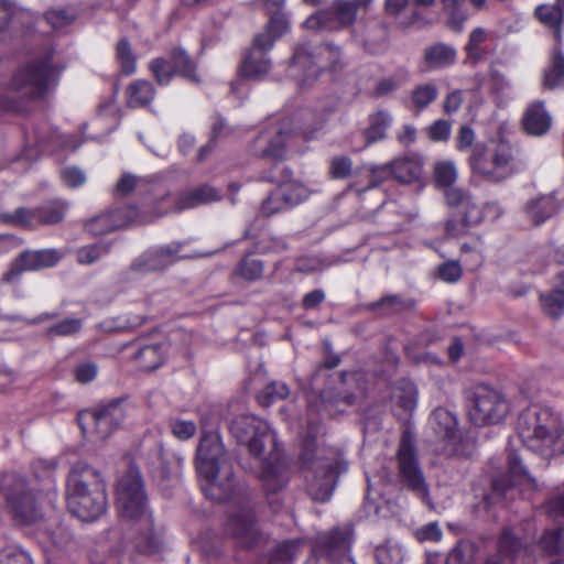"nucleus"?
Masks as SVG:
<instances>
[{
	"instance_id": "nucleus-1",
	"label": "nucleus",
	"mask_w": 564,
	"mask_h": 564,
	"mask_svg": "<svg viewBox=\"0 0 564 564\" xmlns=\"http://www.w3.org/2000/svg\"><path fill=\"white\" fill-rule=\"evenodd\" d=\"M230 433L249 453L261 458L260 480L268 494H275L288 482L286 470L278 463L276 440L268 422L250 414L236 416Z\"/></svg>"
},
{
	"instance_id": "nucleus-2",
	"label": "nucleus",
	"mask_w": 564,
	"mask_h": 564,
	"mask_svg": "<svg viewBox=\"0 0 564 564\" xmlns=\"http://www.w3.org/2000/svg\"><path fill=\"white\" fill-rule=\"evenodd\" d=\"M316 432L317 426L310 425L303 442L301 473L311 498L324 502L332 497L336 479L347 465L338 449L315 442Z\"/></svg>"
},
{
	"instance_id": "nucleus-3",
	"label": "nucleus",
	"mask_w": 564,
	"mask_h": 564,
	"mask_svg": "<svg viewBox=\"0 0 564 564\" xmlns=\"http://www.w3.org/2000/svg\"><path fill=\"white\" fill-rule=\"evenodd\" d=\"M197 475L205 481V495L215 501L229 499L236 489L231 458L218 432H204L195 454Z\"/></svg>"
},
{
	"instance_id": "nucleus-4",
	"label": "nucleus",
	"mask_w": 564,
	"mask_h": 564,
	"mask_svg": "<svg viewBox=\"0 0 564 564\" xmlns=\"http://www.w3.org/2000/svg\"><path fill=\"white\" fill-rule=\"evenodd\" d=\"M117 510L122 519L140 522L144 532L134 539V546L143 554H154L162 547V531L153 527L147 495L138 469H130L117 487Z\"/></svg>"
},
{
	"instance_id": "nucleus-5",
	"label": "nucleus",
	"mask_w": 564,
	"mask_h": 564,
	"mask_svg": "<svg viewBox=\"0 0 564 564\" xmlns=\"http://www.w3.org/2000/svg\"><path fill=\"white\" fill-rule=\"evenodd\" d=\"M67 508L79 520L89 522L106 510L107 497L100 474L93 467L78 463L67 480Z\"/></svg>"
},
{
	"instance_id": "nucleus-6",
	"label": "nucleus",
	"mask_w": 564,
	"mask_h": 564,
	"mask_svg": "<svg viewBox=\"0 0 564 564\" xmlns=\"http://www.w3.org/2000/svg\"><path fill=\"white\" fill-rule=\"evenodd\" d=\"M518 434L525 447L545 458L564 454V427L547 409L524 410L518 419Z\"/></svg>"
},
{
	"instance_id": "nucleus-7",
	"label": "nucleus",
	"mask_w": 564,
	"mask_h": 564,
	"mask_svg": "<svg viewBox=\"0 0 564 564\" xmlns=\"http://www.w3.org/2000/svg\"><path fill=\"white\" fill-rule=\"evenodd\" d=\"M469 163L475 174L489 182L506 180L523 165L519 148L502 134L490 140L484 152L475 148Z\"/></svg>"
},
{
	"instance_id": "nucleus-8",
	"label": "nucleus",
	"mask_w": 564,
	"mask_h": 564,
	"mask_svg": "<svg viewBox=\"0 0 564 564\" xmlns=\"http://www.w3.org/2000/svg\"><path fill=\"white\" fill-rule=\"evenodd\" d=\"M54 67L50 58L29 63L12 77L4 93L0 94V112L6 110L21 111L15 100H33L43 97L54 83Z\"/></svg>"
},
{
	"instance_id": "nucleus-9",
	"label": "nucleus",
	"mask_w": 564,
	"mask_h": 564,
	"mask_svg": "<svg viewBox=\"0 0 564 564\" xmlns=\"http://www.w3.org/2000/svg\"><path fill=\"white\" fill-rule=\"evenodd\" d=\"M319 128L312 129L300 122L297 117L271 121L254 139L252 151L265 159L284 160L297 134L304 140H312Z\"/></svg>"
},
{
	"instance_id": "nucleus-10",
	"label": "nucleus",
	"mask_w": 564,
	"mask_h": 564,
	"mask_svg": "<svg viewBox=\"0 0 564 564\" xmlns=\"http://www.w3.org/2000/svg\"><path fill=\"white\" fill-rule=\"evenodd\" d=\"M340 67V52L337 46L322 44L310 50L306 45H299L294 48L288 76L301 88H308L324 70L335 72Z\"/></svg>"
},
{
	"instance_id": "nucleus-11",
	"label": "nucleus",
	"mask_w": 564,
	"mask_h": 564,
	"mask_svg": "<svg viewBox=\"0 0 564 564\" xmlns=\"http://www.w3.org/2000/svg\"><path fill=\"white\" fill-rule=\"evenodd\" d=\"M445 199L448 206L457 209L460 221L449 219L446 221V234L457 237L465 232V228L479 225L490 213H497L495 204L479 205L473 196L460 188H448L445 192Z\"/></svg>"
},
{
	"instance_id": "nucleus-12",
	"label": "nucleus",
	"mask_w": 564,
	"mask_h": 564,
	"mask_svg": "<svg viewBox=\"0 0 564 564\" xmlns=\"http://www.w3.org/2000/svg\"><path fill=\"white\" fill-rule=\"evenodd\" d=\"M510 412V403L499 390L488 386H478L475 389L469 409L474 424L496 425L503 422Z\"/></svg>"
},
{
	"instance_id": "nucleus-13",
	"label": "nucleus",
	"mask_w": 564,
	"mask_h": 564,
	"mask_svg": "<svg viewBox=\"0 0 564 564\" xmlns=\"http://www.w3.org/2000/svg\"><path fill=\"white\" fill-rule=\"evenodd\" d=\"M400 481L416 496L425 499L429 486L419 465L415 441L410 432H404L397 452Z\"/></svg>"
},
{
	"instance_id": "nucleus-14",
	"label": "nucleus",
	"mask_w": 564,
	"mask_h": 564,
	"mask_svg": "<svg viewBox=\"0 0 564 564\" xmlns=\"http://www.w3.org/2000/svg\"><path fill=\"white\" fill-rule=\"evenodd\" d=\"M124 411L120 402H111L94 410L79 412L77 421L87 438L104 440L123 421Z\"/></svg>"
},
{
	"instance_id": "nucleus-15",
	"label": "nucleus",
	"mask_w": 564,
	"mask_h": 564,
	"mask_svg": "<svg viewBox=\"0 0 564 564\" xmlns=\"http://www.w3.org/2000/svg\"><path fill=\"white\" fill-rule=\"evenodd\" d=\"M351 543L352 533L349 529L322 533L305 564H355L348 554Z\"/></svg>"
},
{
	"instance_id": "nucleus-16",
	"label": "nucleus",
	"mask_w": 564,
	"mask_h": 564,
	"mask_svg": "<svg viewBox=\"0 0 564 564\" xmlns=\"http://www.w3.org/2000/svg\"><path fill=\"white\" fill-rule=\"evenodd\" d=\"M2 490L15 519L31 523L40 518L39 501L33 492L28 490L23 477L17 474L6 475Z\"/></svg>"
},
{
	"instance_id": "nucleus-17",
	"label": "nucleus",
	"mask_w": 564,
	"mask_h": 564,
	"mask_svg": "<svg viewBox=\"0 0 564 564\" xmlns=\"http://www.w3.org/2000/svg\"><path fill=\"white\" fill-rule=\"evenodd\" d=\"M369 171L370 181L367 189L377 187L388 175H392L400 183L411 184L421 178L423 161L416 155H404L389 164L372 166Z\"/></svg>"
},
{
	"instance_id": "nucleus-18",
	"label": "nucleus",
	"mask_w": 564,
	"mask_h": 564,
	"mask_svg": "<svg viewBox=\"0 0 564 564\" xmlns=\"http://www.w3.org/2000/svg\"><path fill=\"white\" fill-rule=\"evenodd\" d=\"M63 252L57 249L29 250L22 252L1 278L2 283H17L24 271H36L58 263Z\"/></svg>"
},
{
	"instance_id": "nucleus-19",
	"label": "nucleus",
	"mask_w": 564,
	"mask_h": 564,
	"mask_svg": "<svg viewBox=\"0 0 564 564\" xmlns=\"http://www.w3.org/2000/svg\"><path fill=\"white\" fill-rule=\"evenodd\" d=\"M68 203L62 199L50 200L37 209L19 208L13 214L6 215L4 219L22 227L37 225H54L64 219Z\"/></svg>"
},
{
	"instance_id": "nucleus-20",
	"label": "nucleus",
	"mask_w": 564,
	"mask_h": 564,
	"mask_svg": "<svg viewBox=\"0 0 564 564\" xmlns=\"http://www.w3.org/2000/svg\"><path fill=\"white\" fill-rule=\"evenodd\" d=\"M434 434L444 442L443 453L446 456L462 455V437L457 429L455 415L445 408L435 409L429 420Z\"/></svg>"
},
{
	"instance_id": "nucleus-21",
	"label": "nucleus",
	"mask_w": 564,
	"mask_h": 564,
	"mask_svg": "<svg viewBox=\"0 0 564 564\" xmlns=\"http://www.w3.org/2000/svg\"><path fill=\"white\" fill-rule=\"evenodd\" d=\"M357 14V7L355 3L347 0H335L327 11H321L315 15L310 17L305 21L307 28H323L335 29L338 26L350 25Z\"/></svg>"
},
{
	"instance_id": "nucleus-22",
	"label": "nucleus",
	"mask_w": 564,
	"mask_h": 564,
	"mask_svg": "<svg viewBox=\"0 0 564 564\" xmlns=\"http://www.w3.org/2000/svg\"><path fill=\"white\" fill-rule=\"evenodd\" d=\"M181 243L172 242L170 245L149 249L131 264V269L139 273H147L156 270H163L181 258Z\"/></svg>"
},
{
	"instance_id": "nucleus-23",
	"label": "nucleus",
	"mask_w": 564,
	"mask_h": 564,
	"mask_svg": "<svg viewBox=\"0 0 564 564\" xmlns=\"http://www.w3.org/2000/svg\"><path fill=\"white\" fill-rule=\"evenodd\" d=\"M314 191L308 188L305 184L297 180L289 177V173L283 177L279 186L270 194V200L265 205L269 208V204L273 199H280L276 207H272V210H289L296 205L306 200Z\"/></svg>"
},
{
	"instance_id": "nucleus-24",
	"label": "nucleus",
	"mask_w": 564,
	"mask_h": 564,
	"mask_svg": "<svg viewBox=\"0 0 564 564\" xmlns=\"http://www.w3.org/2000/svg\"><path fill=\"white\" fill-rule=\"evenodd\" d=\"M185 457L181 453H165L161 443H156L147 457L150 473L158 478L166 479L170 475H181Z\"/></svg>"
},
{
	"instance_id": "nucleus-25",
	"label": "nucleus",
	"mask_w": 564,
	"mask_h": 564,
	"mask_svg": "<svg viewBox=\"0 0 564 564\" xmlns=\"http://www.w3.org/2000/svg\"><path fill=\"white\" fill-rule=\"evenodd\" d=\"M226 529L246 547L252 546L258 539L254 512L249 507H242L232 513L227 521Z\"/></svg>"
},
{
	"instance_id": "nucleus-26",
	"label": "nucleus",
	"mask_w": 564,
	"mask_h": 564,
	"mask_svg": "<svg viewBox=\"0 0 564 564\" xmlns=\"http://www.w3.org/2000/svg\"><path fill=\"white\" fill-rule=\"evenodd\" d=\"M133 209L124 208V209H116L112 212L100 214L91 219H89L85 228L91 235H104L117 228L128 225L129 223H140L144 224L153 220V217L141 219H134L131 217Z\"/></svg>"
},
{
	"instance_id": "nucleus-27",
	"label": "nucleus",
	"mask_w": 564,
	"mask_h": 564,
	"mask_svg": "<svg viewBox=\"0 0 564 564\" xmlns=\"http://www.w3.org/2000/svg\"><path fill=\"white\" fill-rule=\"evenodd\" d=\"M220 198L221 195L217 188L212 187L209 185H202L197 188L180 194L175 198V207L173 209L164 208L163 210L158 213L155 217H161L170 213L171 210L181 212L185 209L195 208L203 204L217 202Z\"/></svg>"
},
{
	"instance_id": "nucleus-28",
	"label": "nucleus",
	"mask_w": 564,
	"mask_h": 564,
	"mask_svg": "<svg viewBox=\"0 0 564 564\" xmlns=\"http://www.w3.org/2000/svg\"><path fill=\"white\" fill-rule=\"evenodd\" d=\"M392 409L399 417L412 413L417 402V390L410 380L402 379L391 388Z\"/></svg>"
},
{
	"instance_id": "nucleus-29",
	"label": "nucleus",
	"mask_w": 564,
	"mask_h": 564,
	"mask_svg": "<svg viewBox=\"0 0 564 564\" xmlns=\"http://www.w3.org/2000/svg\"><path fill=\"white\" fill-rule=\"evenodd\" d=\"M490 40L491 34L486 29L479 26L471 30L464 47L467 61L471 64L485 61L491 54L488 45Z\"/></svg>"
},
{
	"instance_id": "nucleus-30",
	"label": "nucleus",
	"mask_w": 564,
	"mask_h": 564,
	"mask_svg": "<svg viewBox=\"0 0 564 564\" xmlns=\"http://www.w3.org/2000/svg\"><path fill=\"white\" fill-rule=\"evenodd\" d=\"M527 553L528 549L517 541L511 530L505 529L499 540L498 554L488 558L486 564H510Z\"/></svg>"
},
{
	"instance_id": "nucleus-31",
	"label": "nucleus",
	"mask_w": 564,
	"mask_h": 564,
	"mask_svg": "<svg viewBox=\"0 0 564 564\" xmlns=\"http://www.w3.org/2000/svg\"><path fill=\"white\" fill-rule=\"evenodd\" d=\"M551 116L540 101L531 104L523 116V128L532 135H542L551 127Z\"/></svg>"
},
{
	"instance_id": "nucleus-32",
	"label": "nucleus",
	"mask_w": 564,
	"mask_h": 564,
	"mask_svg": "<svg viewBox=\"0 0 564 564\" xmlns=\"http://www.w3.org/2000/svg\"><path fill=\"white\" fill-rule=\"evenodd\" d=\"M270 68L271 62L265 53L259 50H250L241 62L240 73L249 79H262Z\"/></svg>"
},
{
	"instance_id": "nucleus-33",
	"label": "nucleus",
	"mask_w": 564,
	"mask_h": 564,
	"mask_svg": "<svg viewBox=\"0 0 564 564\" xmlns=\"http://www.w3.org/2000/svg\"><path fill=\"white\" fill-rule=\"evenodd\" d=\"M456 59L454 47L437 43L429 46L424 53L425 69L443 68L453 65Z\"/></svg>"
},
{
	"instance_id": "nucleus-34",
	"label": "nucleus",
	"mask_w": 564,
	"mask_h": 564,
	"mask_svg": "<svg viewBox=\"0 0 564 564\" xmlns=\"http://www.w3.org/2000/svg\"><path fill=\"white\" fill-rule=\"evenodd\" d=\"M165 354V345L159 343H151L148 345L140 346L134 358L142 370L152 371L163 364Z\"/></svg>"
},
{
	"instance_id": "nucleus-35",
	"label": "nucleus",
	"mask_w": 564,
	"mask_h": 564,
	"mask_svg": "<svg viewBox=\"0 0 564 564\" xmlns=\"http://www.w3.org/2000/svg\"><path fill=\"white\" fill-rule=\"evenodd\" d=\"M535 15L539 21L545 26L553 29L557 44L562 42L561 23L564 15V10L561 2L554 4H541L535 9Z\"/></svg>"
},
{
	"instance_id": "nucleus-36",
	"label": "nucleus",
	"mask_w": 564,
	"mask_h": 564,
	"mask_svg": "<svg viewBox=\"0 0 564 564\" xmlns=\"http://www.w3.org/2000/svg\"><path fill=\"white\" fill-rule=\"evenodd\" d=\"M369 124L365 131L367 144L383 140L387 135V130L393 122V117L386 110H378L369 116Z\"/></svg>"
},
{
	"instance_id": "nucleus-37",
	"label": "nucleus",
	"mask_w": 564,
	"mask_h": 564,
	"mask_svg": "<svg viewBox=\"0 0 564 564\" xmlns=\"http://www.w3.org/2000/svg\"><path fill=\"white\" fill-rule=\"evenodd\" d=\"M560 286L540 295L542 308L552 318H558L564 313V271L557 276Z\"/></svg>"
},
{
	"instance_id": "nucleus-38",
	"label": "nucleus",
	"mask_w": 564,
	"mask_h": 564,
	"mask_svg": "<svg viewBox=\"0 0 564 564\" xmlns=\"http://www.w3.org/2000/svg\"><path fill=\"white\" fill-rule=\"evenodd\" d=\"M557 210V204L553 195L540 196L527 205V214L534 225H540Z\"/></svg>"
},
{
	"instance_id": "nucleus-39",
	"label": "nucleus",
	"mask_w": 564,
	"mask_h": 564,
	"mask_svg": "<svg viewBox=\"0 0 564 564\" xmlns=\"http://www.w3.org/2000/svg\"><path fill=\"white\" fill-rule=\"evenodd\" d=\"M127 105L131 108L144 107L155 95L154 88L148 80H135L127 87Z\"/></svg>"
},
{
	"instance_id": "nucleus-40",
	"label": "nucleus",
	"mask_w": 564,
	"mask_h": 564,
	"mask_svg": "<svg viewBox=\"0 0 564 564\" xmlns=\"http://www.w3.org/2000/svg\"><path fill=\"white\" fill-rule=\"evenodd\" d=\"M543 85L549 89L564 86V55L561 51V44H557L553 50L552 63L544 72Z\"/></svg>"
},
{
	"instance_id": "nucleus-41",
	"label": "nucleus",
	"mask_w": 564,
	"mask_h": 564,
	"mask_svg": "<svg viewBox=\"0 0 564 564\" xmlns=\"http://www.w3.org/2000/svg\"><path fill=\"white\" fill-rule=\"evenodd\" d=\"M34 143L36 147L41 149L42 152H51L50 144L58 145L65 149H70L75 151L79 145V141H74L72 137H66L57 133L56 131H52L50 135L44 134L42 131H34Z\"/></svg>"
},
{
	"instance_id": "nucleus-42",
	"label": "nucleus",
	"mask_w": 564,
	"mask_h": 564,
	"mask_svg": "<svg viewBox=\"0 0 564 564\" xmlns=\"http://www.w3.org/2000/svg\"><path fill=\"white\" fill-rule=\"evenodd\" d=\"M302 543L301 540L280 543L271 554L270 564H292L301 554Z\"/></svg>"
},
{
	"instance_id": "nucleus-43",
	"label": "nucleus",
	"mask_w": 564,
	"mask_h": 564,
	"mask_svg": "<svg viewBox=\"0 0 564 564\" xmlns=\"http://www.w3.org/2000/svg\"><path fill=\"white\" fill-rule=\"evenodd\" d=\"M110 249V241H99L97 243L79 248L76 252V258L80 264H93L109 254Z\"/></svg>"
},
{
	"instance_id": "nucleus-44",
	"label": "nucleus",
	"mask_w": 564,
	"mask_h": 564,
	"mask_svg": "<svg viewBox=\"0 0 564 564\" xmlns=\"http://www.w3.org/2000/svg\"><path fill=\"white\" fill-rule=\"evenodd\" d=\"M457 178V169L452 161L437 162L434 166V181L438 187L444 188V193L448 188H454L452 185Z\"/></svg>"
},
{
	"instance_id": "nucleus-45",
	"label": "nucleus",
	"mask_w": 564,
	"mask_h": 564,
	"mask_svg": "<svg viewBox=\"0 0 564 564\" xmlns=\"http://www.w3.org/2000/svg\"><path fill=\"white\" fill-rule=\"evenodd\" d=\"M437 95L438 89L434 83H424L413 89L411 101L417 110H423L436 99Z\"/></svg>"
},
{
	"instance_id": "nucleus-46",
	"label": "nucleus",
	"mask_w": 564,
	"mask_h": 564,
	"mask_svg": "<svg viewBox=\"0 0 564 564\" xmlns=\"http://www.w3.org/2000/svg\"><path fill=\"white\" fill-rule=\"evenodd\" d=\"M169 62L172 66L173 73H177L193 82L198 80L195 73V65L184 51H175Z\"/></svg>"
},
{
	"instance_id": "nucleus-47",
	"label": "nucleus",
	"mask_w": 564,
	"mask_h": 564,
	"mask_svg": "<svg viewBox=\"0 0 564 564\" xmlns=\"http://www.w3.org/2000/svg\"><path fill=\"white\" fill-rule=\"evenodd\" d=\"M376 558L379 564H402L404 550L400 544L388 541L377 547Z\"/></svg>"
},
{
	"instance_id": "nucleus-48",
	"label": "nucleus",
	"mask_w": 564,
	"mask_h": 564,
	"mask_svg": "<svg viewBox=\"0 0 564 564\" xmlns=\"http://www.w3.org/2000/svg\"><path fill=\"white\" fill-rule=\"evenodd\" d=\"M116 58L123 74L131 75L135 72V57L132 53L131 45L126 39H122L117 43Z\"/></svg>"
},
{
	"instance_id": "nucleus-49",
	"label": "nucleus",
	"mask_w": 564,
	"mask_h": 564,
	"mask_svg": "<svg viewBox=\"0 0 564 564\" xmlns=\"http://www.w3.org/2000/svg\"><path fill=\"white\" fill-rule=\"evenodd\" d=\"M509 471L512 477L513 485H527L535 488V480L529 475L527 469L521 464V458L516 453L509 455Z\"/></svg>"
},
{
	"instance_id": "nucleus-50",
	"label": "nucleus",
	"mask_w": 564,
	"mask_h": 564,
	"mask_svg": "<svg viewBox=\"0 0 564 564\" xmlns=\"http://www.w3.org/2000/svg\"><path fill=\"white\" fill-rule=\"evenodd\" d=\"M289 393V388L284 382L272 381L258 395V401L261 405L269 406L271 403L286 398Z\"/></svg>"
},
{
	"instance_id": "nucleus-51",
	"label": "nucleus",
	"mask_w": 564,
	"mask_h": 564,
	"mask_svg": "<svg viewBox=\"0 0 564 564\" xmlns=\"http://www.w3.org/2000/svg\"><path fill=\"white\" fill-rule=\"evenodd\" d=\"M83 321L75 317L65 318L51 327L45 332L48 338L72 336L82 329Z\"/></svg>"
},
{
	"instance_id": "nucleus-52",
	"label": "nucleus",
	"mask_w": 564,
	"mask_h": 564,
	"mask_svg": "<svg viewBox=\"0 0 564 564\" xmlns=\"http://www.w3.org/2000/svg\"><path fill=\"white\" fill-rule=\"evenodd\" d=\"M24 15L25 13L17 11L13 4L6 0H0V33L9 26L15 28Z\"/></svg>"
},
{
	"instance_id": "nucleus-53",
	"label": "nucleus",
	"mask_w": 564,
	"mask_h": 564,
	"mask_svg": "<svg viewBox=\"0 0 564 564\" xmlns=\"http://www.w3.org/2000/svg\"><path fill=\"white\" fill-rule=\"evenodd\" d=\"M352 173V161L346 155H335L329 161V175L343 180Z\"/></svg>"
},
{
	"instance_id": "nucleus-54",
	"label": "nucleus",
	"mask_w": 564,
	"mask_h": 564,
	"mask_svg": "<svg viewBox=\"0 0 564 564\" xmlns=\"http://www.w3.org/2000/svg\"><path fill=\"white\" fill-rule=\"evenodd\" d=\"M263 273V264L261 261L252 258L243 259L237 270L236 274L240 275L246 280H257L262 276Z\"/></svg>"
},
{
	"instance_id": "nucleus-55",
	"label": "nucleus",
	"mask_w": 564,
	"mask_h": 564,
	"mask_svg": "<svg viewBox=\"0 0 564 564\" xmlns=\"http://www.w3.org/2000/svg\"><path fill=\"white\" fill-rule=\"evenodd\" d=\"M541 549L547 554H556L563 547L561 530H547L540 540Z\"/></svg>"
},
{
	"instance_id": "nucleus-56",
	"label": "nucleus",
	"mask_w": 564,
	"mask_h": 564,
	"mask_svg": "<svg viewBox=\"0 0 564 564\" xmlns=\"http://www.w3.org/2000/svg\"><path fill=\"white\" fill-rule=\"evenodd\" d=\"M141 319L135 318L133 321L128 319L126 316H119L116 318H109L100 323V328L107 333L123 332L141 324Z\"/></svg>"
},
{
	"instance_id": "nucleus-57",
	"label": "nucleus",
	"mask_w": 564,
	"mask_h": 564,
	"mask_svg": "<svg viewBox=\"0 0 564 564\" xmlns=\"http://www.w3.org/2000/svg\"><path fill=\"white\" fill-rule=\"evenodd\" d=\"M172 434L180 441H187L196 433V424L193 421L173 420L170 423Z\"/></svg>"
},
{
	"instance_id": "nucleus-58",
	"label": "nucleus",
	"mask_w": 564,
	"mask_h": 564,
	"mask_svg": "<svg viewBox=\"0 0 564 564\" xmlns=\"http://www.w3.org/2000/svg\"><path fill=\"white\" fill-rule=\"evenodd\" d=\"M150 68L160 85H167L174 75L170 62L163 58L153 59Z\"/></svg>"
},
{
	"instance_id": "nucleus-59",
	"label": "nucleus",
	"mask_w": 564,
	"mask_h": 564,
	"mask_svg": "<svg viewBox=\"0 0 564 564\" xmlns=\"http://www.w3.org/2000/svg\"><path fill=\"white\" fill-rule=\"evenodd\" d=\"M61 178L63 183L70 188H77L85 184V173L76 166H67L62 169Z\"/></svg>"
},
{
	"instance_id": "nucleus-60",
	"label": "nucleus",
	"mask_w": 564,
	"mask_h": 564,
	"mask_svg": "<svg viewBox=\"0 0 564 564\" xmlns=\"http://www.w3.org/2000/svg\"><path fill=\"white\" fill-rule=\"evenodd\" d=\"M45 20L53 29L58 30L70 24L74 14L68 13L65 9L50 10L45 14Z\"/></svg>"
},
{
	"instance_id": "nucleus-61",
	"label": "nucleus",
	"mask_w": 564,
	"mask_h": 564,
	"mask_svg": "<svg viewBox=\"0 0 564 564\" xmlns=\"http://www.w3.org/2000/svg\"><path fill=\"white\" fill-rule=\"evenodd\" d=\"M471 558V547L468 544L458 543L447 554L446 564H468Z\"/></svg>"
},
{
	"instance_id": "nucleus-62",
	"label": "nucleus",
	"mask_w": 564,
	"mask_h": 564,
	"mask_svg": "<svg viewBox=\"0 0 564 564\" xmlns=\"http://www.w3.org/2000/svg\"><path fill=\"white\" fill-rule=\"evenodd\" d=\"M462 273V267L457 261H446L438 267V276L444 282H457L460 279Z\"/></svg>"
},
{
	"instance_id": "nucleus-63",
	"label": "nucleus",
	"mask_w": 564,
	"mask_h": 564,
	"mask_svg": "<svg viewBox=\"0 0 564 564\" xmlns=\"http://www.w3.org/2000/svg\"><path fill=\"white\" fill-rule=\"evenodd\" d=\"M427 135L435 142L446 141L451 135V123L440 119L427 128Z\"/></svg>"
},
{
	"instance_id": "nucleus-64",
	"label": "nucleus",
	"mask_w": 564,
	"mask_h": 564,
	"mask_svg": "<svg viewBox=\"0 0 564 564\" xmlns=\"http://www.w3.org/2000/svg\"><path fill=\"white\" fill-rule=\"evenodd\" d=\"M267 28L268 32L278 40L289 31V21L284 14L275 12L271 15Z\"/></svg>"
}]
</instances>
